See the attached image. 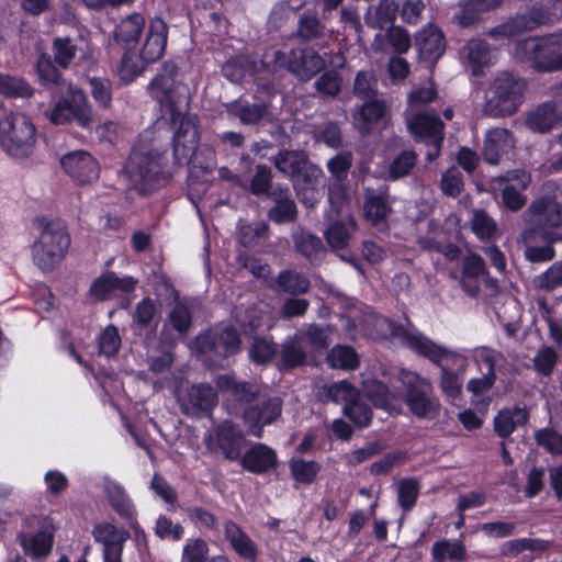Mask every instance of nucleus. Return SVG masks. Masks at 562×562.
<instances>
[{
    "mask_svg": "<svg viewBox=\"0 0 562 562\" xmlns=\"http://www.w3.org/2000/svg\"><path fill=\"white\" fill-rule=\"evenodd\" d=\"M149 132L142 135L124 166V176L139 194L148 195L165 184L170 173L166 170V148L146 144Z\"/></svg>",
    "mask_w": 562,
    "mask_h": 562,
    "instance_id": "f257e3e1",
    "label": "nucleus"
},
{
    "mask_svg": "<svg viewBox=\"0 0 562 562\" xmlns=\"http://www.w3.org/2000/svg\"><path fill=\"white\" fill-rule=\"evenodd\" d=\"M521 218L528 226L521 233V240L525 244L537 241L553 244L562 240L561 234L547 229L562 225V204L554 196L542 195L535 199L524 211Z\"/></svg>",
    "mask_w": 562,
    "mask_h": 562,
    "instance_id": "f03ea898",
    "label": "nucleus"
},
{
    "mask_svg": "<svg viewBox=\"0 0 562 562\" xmlns=\"http://www.w3.org/2000/svg\"><path fill=\"white\" fill-rule=\"evenodd\" d=\"M526 82L518 76L502 71L490 82L485 92L484 113L506 117L516 113L524 101Z\"/></svg>",
    "mask_w": 562,
    "mask_h": 562,
    "instance_id": "7ed1b4c3",
    "label": "nucleus"
},
{
    "mask_svg": "<svg viewBox=\"0 0 562 562\" xmlns=\"http://www.w3.org/2000/svg\"><path fill=\"white\" fill-rule=\"evenodd\" d=\"M40 235L32 246L33 262L42 271H52L65 257L70 236L61 221H38Z\"/></svg>",
    "mask_w": 562,
    "mask_h": 562,
    "instance_id": "20e7f679",
    "label": "nucleus"
},
{
    "mask_svg": "<svg viewBox=\"0 0 562 562\" xmlns=\"http://www.w3.org/2000/svg\"><path fill=\"white\" fill-rule=\"evenodd\" d=\"M418 355L428 358L440 369V389L446 397L454 402L460 397L463 386V373L467 368L465 359L450 351L430 339L419 350Z\"/></svg>",
    "mask_w": 562,
    "mask_h": 562,
    "instance_id": "39448f33",
    "label": "nucleus"
},
{
    "mask_svg": "<svg viewBox=\"0 0 562 562\" xmlns=\"http://www.w3.org/2000/svg\"><path fill=\"white\" fill-rule=\"evenodd\" d=\"M561 18L562 0H538L533 2L528 13L517 14L503 24L491 29L487 34L495 40L508 38Z\"/></svg>",
    "mask_w": 562,
    "mask_h": 562,
    "instance_id": "423d86ee",
    "label": "nucleus"
},
{
    "mask_svg": "<svg viewBox=\"0 0 562 562\" xmlns=\"http://www.w3.org/2000/svg\"><path fill=\"white\" fill-rule=\"evenodd\" d=\"M35 143V126L25 114L10 113L0 120V146L10 156L29 157Z\"/></svg>",
    "mask_w": 562,
    "mask_h": 562,
    "instance_id": "0eeeda50",
    "label": "nucleus"
},
{
    "mask_svg": "<svg viewBox=\"0 0 562 562\" xmlns=\"http://www.w3.org/2000/svg\"><path fill=\"white\" fill-rule=\"evenodd\" d=\"M403 398L409 412L420 419H434L439 415L440 403L432 394L431 383L408 370L400 371Z\"/></svg>",
    "mask_w": 562,
    "mask_h": 562,
    "instance_id": "6e6552de",
    "label": "nucleus"
},
{
    "mask_svg": "<svg viewBox=\"0 0 562 562\" xmlns=\"http://www.w3.org/2000/svg\"><path fill=\"white\" fill-rule=\"evenodd\" d=\"M164 69L165 71L171 70L168 75L160 74L151 81L150 87L165 113L177 119L190 111V90L186 85L172 78L173 65L166 64Z\"/></svg>",
    "mask_w": 562,
    "mask_h": 562,
    "instance_id": "1a4fd4ad",
    "label": "nucleus"
},
{
    "mask_svg": "<svg viewBox=\"0 0 562 562\" xmlns=\"http://www.w3.org/2000/svg\"><path fill=\"white\" fill-rule=\"evenodd\" d=\"M69 95L60 99L49 112V120L55 125L76 123L78 126L91 130L93 112L85 92L69 86Z\"/></svg>",
    "mask_w": 562,
    "mask_h": 562,
    "instance_id": "9d476101",
    "label": "nucleus"
},
{
    "mask_svg": "<svg viewBox=\"0 0 562 562\" xmlns=\"http://www.w3.org/2000/svg\"><path fill=\"white\" fill-rule=\"evenodd\" d=\"M273 63L276 67L288 69L302 81L310 80L326 66L325 59L312 47L293 48L289 53L276 50Z\"/></svg>",
    "mask_w": 562,
    "mask_h": 562,
    "instance_id": "9b49d317",
    "label": "nucleus"
},
{
    "mask_svg": "<svg viewBox=\"0 0 562 562\" xmlns=\"http://www.w3.org/2000/svg\"><path fill=\"white\" fill-rule=\"evenodd\" d=\"M196 350L201 353H215L227 358L240 349V337L238 331L226 326L201 333L195 338Z\"/></svg>",
    "mask_w": 562,
    "mask_h": 562,
    "instance_id": "f8f14e48",
    "label": "nucleus"
},
{
    "mask_svg": "<svg viewBox=\"0 0 562 562\" xmlns=\"http://www.w3.org/2000/svg\"><path fill=\"white\" fill-rule=\"evenodd\" d=\"M246 446V438L238 425L224 420L216 426L207 438V447L212 451H220L227 460L235 461L241 457Z\"/></svg>",
    "mask_w": 562,
    "mask_h": 562,
    "instance_id": "ddd939ff",
    "label": "nucleus"
},
{
    "mask_svg": "<svg viewBox=\"0 0 562 562\" xmlns=\"http://www.w3.org/2000/svg\"><path fill=\"white\" fill-rule=\"evenodd\" d=\"M177 130L173 133V157L178 164L189 159L195 151L200 142V131L198 127V117L194 114L179 115L170 117Z\"/></svg>",
    "mask_w": 562,
    "mask_h": 562,
    "instance_id": "4468645a",
    "label": "nucleus"
},
{
    "mask_svg": "<svg viewBox=\"0 0 562 562\" xmlns=\"http://www.w3.org/2000/svg\"><path fill=\"white\" fill-rule=\"evenodd\" d=\"M177 400L186 415L210 413L218 403L215 389L206 383L180 387L177 392Z\"/></svg>",
    "mask_w": 562,
    "mask_h": 562,
    "instance_id": "2eb2a0df",
    "label": "nucleus"
},
{
    "mask_svg": "<svg viewBox=\"0 0 562 562\" xmlns=\"http://www.w3.org/2000/svg\"><path fill=\"white\" fill-rule=\"evenodd\" d=\"M64 171L79 186L90 184L99 178L98 161L85 150L68 153L60 159Z\"/></svg>",
    "mask_w": 562,
    "mask_h": 562,
    "instance_id": "dca6fc26",
    "label": "nucleus"
},
{
    "mask_svg": "<svg viewBox=\"0 0 562 562\" xmlns=\"http://www.w3.org/2000/svg\"><path fill=\"white\" fill-rule=\"evenodd\" d=\"M272 206L267 211V217L276 224L294 223L299 216L296 203L288 186L274 184L269 194Z\"/></svg>",
    "mask_w": 562,
    "mask_h": 562,
    "instance_id": "f3484780",
    "label": "nucleus"
},
{
    "mask_svg": "<svg viewBox=\"0 0 562 562\" xmlns=\"http://www.w3.org/2000/svg\"><path fill=\"white\" fill-rule=\"evenodd\" d=\"M227 112L244 125L259 126L273 122L271 104L265 101L249 102L238 99L227 105Z\"/></svg>",
    "mask_w": 562,
    "mask_h": 562,
    "instance_id": "a211bd4d",
    "label": "nucleus"
},
{
    "mask_svg": "<svg viewBox=\"0 0 562 562\" xmlns=\"http://www.w3.org/2000/svg\"><path fill=\"white\" fill-rule=\"evenodd\" d=\"M92 533L103 546L104 562H121L123 543L130 538L128 531L110 522H101L94 527Z\"/></svg>",
    "mask_w": 562,
    "mask_h": 562,
    "instance_id": "6ab92c4d",
    "label": "nucleus"
},
{
    "mask_svg": "<svg viewBox=\"0 0 562 562\" xmlns=\"http://www.w3.org/2000/svg\"><path fill=\"white\" fill-rule=\"evenodd\" d=\"M373 325L380 338H397L403 346H406L416 353H418L419 350L429 340V338H427L419 331L408 330L384 316L375 317Z\"/></svg>",
    "mask_w": 562,
    "mask_h": 562,
    "instance_id": "aec40b11",
    "label": "nucleus"
},
{
    "mask_svg": "<svg viewBox=\"0 0 562 562\" xmlns=\"http://www.w3.org/2000/svg\"><path fill=\"white\" fill-rule=\"evenodd\" d=\"M406 124L415 140L425 143L443 142L445 124L436 114L416 113L406 119Z\"/></svg>",
    "mask_w": 562,
    "mask_h": 562,
    "instance_id": "412c9836",
    "label": "nucleus"
},
{
    "mask_svg": "<svg viewBox=\"0 0 562 562\" xmlns=\"http://www.w3.org/2000/svg\"><path fill=\"white\" fill-rule=\"evenodd\" d=\"M291 238L295 251L311 265L317 266L324 261L327 255V247L321 237L303 226H297L292 229Z\"/></svg>",
    "mask_w": 562,
    "mask_h": 562,
    "instance_id": "4be33fe9",
    "label": "nucleus"
},
{
    "mask_svg": "<svg viewBox=\"0 0 562 562\" xmlns=\"http://www.w3.org/2000/svg\"><path fill=\"white\" fill-rule=\"evenodd\" d=\"M415 45L419 58L429 65H435L446 50L443 33L434 25H428L416 34Z\"/></svg>",
    "mask_w": 562,
    "mask_h": 562,
    "instance_id": "5701e85b",
    "label": "nucleus"
},
{
    "mask_svg": "<svg viewBox=\"0 0 562 562\" xmlns=\"http://www.w3.org/2000/svg\"><path fill=\"white\" fill-rule=\"evenodd\" d=\"M515 146L513 133L503 127L488 130L484 137L482 155L490 165H497L501 157Z\"/></svg>",
    "mask_w": 562,
    "mask_h": 562,
    "instance_id": "b1692460",
    "label": "nucleus"
},
{
    "mask_svg": "<svg viewBox=\"0 0 562 562\" xmlns=\"http://www.w3.org/2000/svg\"><path fill=\"white\" fill-rule=\"evenodd\" d=\"M562 119V100L546 102L528 112L526 126L535 132L544 134L550 132Z\"/></svg>",
    "mask_w": 562,
    "mask_h": 562,
    "instance_id": "393cba45",
    "label": "nucleus"
},
{
    "mask_svg": "<svg viewBox=\"0 0 562 562\" xmlns=\"http://www.w3.org/2000/svg\"><path fill=\"white\" fill-rule=\"evenodd\" d=\"M552 46L554 45L549 41V35L540 38L530 37L517 44L515 55L520 59L533 61L538 69L546 71L544 67L552 61L549 59Z\"/></svg>",
    "mask_w": 562,
    "mask_h": 562,
    "instance_id": "a878e982",
    "label": "nucleus"
},
{
    "mask_svg": "<svg viewBox=\"0 0 562 562\" xmlns=\"http://www.w3.org/2000/svg\"><path fill=\"white\" fill-rule=\"evenodd\" d=\"M167 34L168 25L161 18L156 16L150 20L146 40L139 50L148 64L157 61L162 56L166 48Z\"/></svg>",
    "mask_w": 562,
    "mask_h": 562,
    "instance_id": "bb28decb",
    "label": "nucleus"
},
{
    "mask_svg": "<svg viewBox=\"0 0 562 562\" xmlns=\"http://www.w3.org/2000/svg\"><path fill=\"white\" fill-rule=\"evenodd\" d=\"M239 461L245 470L255 474L267 473L278 463L276 451L263 443H255L241 454Z\"/></svg>",
    "mask_w": 562,
    "mask_h": 562,
    "instance_id": "cd10ccee",
    "label": "nucleus"
},
{
    "mask_svg": "<svg viewBox=\"0 0 562 562\" xmlns=\"http://www.w3.org/2000/svg\"><path fill=\"white\" fill-rule=\"evenodd\" d=\"M502 2L503 0H461L453 21L460 27H470L477 23L484 13L498 8Z\"/></svg>",
    "mask_w": 562,
    "mask_h": 562,
    "instance_id": "c85d7f7f",
    "label": "nucleus"
},
{
    "mask_svg": "<svg viewBox=\"0 0 562 562\" xmlns=\"http://www.w3.org/2000/svg\"><path fill=\"white\" fill-rule=\"evenodd\" d=\"M294 36L303 42H323L331 40V32L314 13L304 12L299 16L297 29Z\"/></svg>",
    "mask_w": 562,
    "mask_h": 562,
    "instance_id": "c756f323",
    "label": "nucleus"
},
{
    "mask_svg": "<svg viewBox=\"0 0 562 562\" xmlns=\"http://www.w3.org/2000/svg\"><path fill=\"white\" fill-rule=\"evenodd\" d=\"M145 18L139 13H132L121 20L116 25L113 38L122 48L133 47L137 44L144 29Z\"/></svg>",
    "mask_w": 562,
    "mask_h": 562,
    "instance_id": "7c9ffc66",
    "label": "nucleus"
},
{
    "mask_svg": "<svg viewBox=\"0 0 562 562\" xmlns=\"http://www.w3.org/2000/svg\"><path fill=\"white\" fill-rule=\"evenodd\" d=\"M215 384L221 391L229 393L231 397L239 403H250L255 401L260 393L257 384L237 381L227 374L218 375Z\"/></svg>",
    "mask_w": 562,
    "mask_h": 562,
    "instance_id": "2f4dec72",
    "label": "nucleus"
},
{
    "mask_svg": "<svg viewBox=\"0 0 562 562\" xmlns=\"http://www.w3.org/2000/svg\"><path fill=\"white\" fill-rule=\"evenodd\" d=\"M357 224L352 217L348 221L331 222L324 231V238L333 252H338L348 247Z\"/></svg>",
    "mask_w": 562,
    "mask_h": 562,
    "instance_id": "473e14b6",
    "label": "nucleus"
},
{
    "mask_svg": "<svg viewBox=\"0 0 562 562\" xmlns=\"http://www.w3.org/2000/svg\"><path fill=\"white\" fill-rule=\"evenodd\" d=\"M224 533L226 540L239 557L252 562L256 560L257 547L238 525L232 520L226 521L224 524Z\"/></svg>",
    "mask_w": 562,
    "mask_h": 562,
    "instance_id": "72a5a7b5",
    "label": "nucleus"
},
{
    "mask_svg": "<svg viewBox=\"0 0 562 562\" xmlns=\"http://www.w3.org/2000/svg\"><path fill=\"white\" fill-rule=\"evenodd\" d=\"M137 284L133 277L119 278L114 272L99 277L91 285V292L100 300H104L113 291L132 292Z\"/></svg>",
    "mask_w": 562,
    "mask_h": 562,
    "instance_id": "f704fd0d",
    "label": "nucleus"
},
{
    "mask_svg": "<svg viewBox=\"0 0 562 562\" xmlns=\"http://www.w3.org/2000/svg\"><path fill=\"white\" fill-rule=\"evenodd\" d=\"M262 66L263 63L260 61ZM259 70V63L248 55H237L226 60L222 66L223 76L231 82L238 85L244 81L247 74Z\"/></svg>",
    "mask_w": 562,
    "mask_h": 562,
    "instance_id": "c9c22d12",
    "label": "nucleus"
},
{
    "mask_svg": "<svg viewBox=\"0 0 562 562\" xmlns=\"http://www.w3.org/2000/svg\"><path fill=\"white\" fill-rule=\"evenodd\" d=\"M469 65L472 67V74L479 76L482 74V68L490 66L495 57L494 49L482 40L469 41L462 49Z\"/></svg>",
    "mask_w": 562,
    "mask_h": 562,
    "instance_id": "e433bc0d",
    "label": "nucleus"
},
{
    "mask_svg": "<svg viewBox=\"0 0 562 562\" xmlns=\"http://www.w3.org/2000/svg\"><path fill=\"white\" fill-rule=\"evenodd\" d=\"M310 288L311 282L307 277L294 269L281 271L272 285L274 291L294 296L307 293Z\"/></svg>",
    "mask_w": 562,
    "mask_h": 562,
    "instance_id": "4c0bfd02",
    "label": "nucleus"
},
{
    "mask_svg": "<svg viewBox=\"0 0 562 562\" xmlns=\"http://www.w3.org/2000/svg\"><path fill=\"white\" fill-rule=\"evenodd\" d=\"M106 498L115 513L122 518L131 521V527L137 528L135 524L136 512L132 501L124 488L117 483L110 482L105 486Z\"/></svg>",
    "mask_w": 562,
    "mask_h": 562,
    "instance_id": "58836bf2",
    "label": "nucleus"
},
{
    "mask_svg": "<svg viewBox=\"0 0 562 562\" xmlns=\"http://www.w3.org/2000/svg\"><path fill=\"white\" fill-rule=\"evenodd\" d=\"M528 418L526 408L503 409L494 418V430L501 438H507L518 426L526 425Z\"/></svg>",
    "mask_w": 562,
    "mask_h": 562,
    "instance_id": "ea45409f",
    "label": "nucleus"
},
{
    "mask_svg": "<svg viewBox=\"0 0 562 562\" xmlns=\"http://www.w3.org/2000/svg\"><path fill=\"white\" fill-rule=\"evenodd\" d=\"M307 355L302 346L301 334L286 338L280 349V367L294 369L306 363Z\"/></svg>",
    "mask_w": 562,
    "mask_h": 562,
    "instance_id": "a19ab883",
    "label": "nucleus"
},
{
    "mask_svg": "<svg viewBox=\"0 0 562 562\" xmlns=\"http://www.w3.org/2000/svg\"><path fill=\"white\" fill-rule=\"evenodd\" d=\"M303 150L281 149L273 158L276 169L289 179H295V175L307 160Z\"/></svg>",
    "mask_w": 562,
    "mask_h": 562,
    "instance_id": "79ce46f5",
    "label": "nucleus"
},
{
    "mask_svg": "<svg viewBox=\"0 0 562 562\" xmlns=\"http://www.w3.org/2000/svg\"><path fill=\"white\" fill-rule=\"evenodd\" d=\"M385 110V102L378 98L364 101L359 108L358 116H356L359 132L362 136H367L370 133L371 125L383 117Z\"/></svg>",
    "mask_w": 562,
    "mask_h": 562,
    "instance_id": "37998d69",
    "label": "nucleus"
},
{
    "mask_svg": "<svg viewBox=\"0 0 562 562\" xmlns=\"http://www.w3.org/2000/svg\"><path fill=\"white\" fill-rule=\"evenodd\" d=\"M397 10L398 4L394 0H381L376 7L367 12L366 24L372 29L383 30L394 22Z\"/></svg>",
    "mask_w": 562,
    "mask_h": 562,
    "instance_id": "c03bdc74",
    "label": "nucleus"
},
{
    "mask_svg": "<svg viewBox=\"0 0 562 562\" xmlns=\"http://www.w3.org/2000/svg\"><path fill=\"white\" fill-rule=\"evenodd\" d=\"M117 72L123 81L131 82L135 77L140 75L148 66V61L144 59L140 53H137L133 47L124 48Z\"/></svg>",
    "mask_w": 562,
    "mask_h": 562,
    "instance_id": "a18cd8bd",
    "label": "nucleus"
},
{
    "mask_svg": "<svg viewBox=\"0 0 562 562\" xmlns=\"http://www.w3.org/2000/svg\"><path fill=\"white\" fill-rule=\"evenodd\" d=\"M54 536L46 529L40 530L34 536L21 533L20 542L26 554L33 557H45L53 548Z\"/></svg>",
    "mask_w": 562,
    "mask_h": 562,
    "instance_id": "49530a36",
    "label": "nucleus"
},
{
    "mask_svg": "<svg viewBox=\"0 0 562 562\" xmlns=\"http://www.w3.org/2000/svg\"><path fill=\"white\" fill-rule=\"evenodd\" d=\"M327 362L335 369L355 370L359 367V357L352 347L337 345L327 355Z\"/></svg>",
    "mask_w": 562,
    "mask_h": 562,
    "instance_id": "de8ad7c7",
    "label": "nucleus"
},
{
    "mask_svg": "<svg viewBox=\"0 0 562 562\" xmlns=\"http://www.w3.org/2000/svg\"><path fill=\"white\" fill-rule=\"evenodd\" d=\"M301 339L306 340L313 350H324L331 344L333 327L330 325L310 324L300 331Z\"/></svg>",
    "mask_w": 562,
    "mask_h": 562,
    "instance_id": "09e8293b",
    "label": "nucleus"
},
{
    "mask_svg": "<svg viewBox=\"0 0 562 562\" xmlns=\"http://www.w3.org/2000/svg\"><path fill=\"white\" fill-rule=\"evenodd\" d=\"M363 210L366 217L369 221L373 223L382 221L391 210L389 206L387 196L382 192L375 193L372 190H368Z\"/></svg>",
    "mask_w": 562,
    "mask_h": 562,
    "instance_id": "8fccbe9b",
    "label": "nucleus"
},
{
    "mask_svg": "<svg viewBox=\"0 0 562 562\" xmlns=\"http://www.w3.org/2000/svg\"><path fill=\"white\" fill-rule=\"evenodd\" d=\"M323 395L334 403H345V406L360 397L359 391L346 380L325 385Z\"/></svg>",
    "mask_w": 562,
    "mask_h": 562,
    "instance_id": "3c124183",
    "label": "nucleus"
},
{
    "mask_svg": "<svg viewBox=\"0 0 562 562\" xmlns=\"http://www.w3.org/2000/svg\"><path fill=\"white\" fill-rule=\"evenodd\" d=\"M0 93L9 98H31L34 88L23 78L0 74Z\"/></svg>",
    "mask_w": 562,
    "mask_h": 562,
    "instance_id": "603ef678",
    "label": "nucleus"
},
{
    "mask_svg": "<svg viewBox=\"0 0 562 562\" xmlns=\"http://www.w3.org/2000/svg\"><path fill=\"white\" fill-rule=\"evenodd\" d=\"M417 155L414 150H403L390 164L387 175L391 180L404 178L416 166Z\"/></svg>",
    "mask_w": 562,
    "mask_h": 562,
    "instance_id": "864d4df0",
    "label": "nucleus"
},
{
    "mask_svg": "<svg viewBox=\"0 0 562 562\" xmlns=\"http://www.w3.org/2000/svg\"><path fill=\"white\" fill-rule=\"evenodd\" d=\"M314 88L323 97L336 98L342 88V77L336 70L324 71L314 82Z\"/></svg>",
    "mask_w": 562,
    "mask_h": 562,
    "instance_id": "5fc2aeb1",
    "label": "nucleus"
},
{
    "mask_svg": "<svg viewBox=\"0 0 562 562\" xmlns=\"http://www.w3.org/2000/svg\"><path fill=\"white\" fill-rule=\"evenodd\" d=\"M353 94L363 100H372L378 97V81L370 71H359L353 81Z\"/></svg>",
    "mask_w": 562,
    "mask_h": 562,
    "instance_id": "6e6d98bb",
    "label": "nucleus"
},
{
    "mask_svg": "<svg viewBox=\"0 0 562 562\" xmlns=\"http://www.w3.org/2000/svg\"><path fill=\"white\" fill-rule=\"evenodd\" d=\"M290 471L296 482L312 484L321 471V465L316 461L294 459L290 462Z\"/></svg>",
    "mask_w": 562,
    "mask_h": 562,
    "instance_id": "4d7b16f0",
    "label": "nucleus"
},
{
    "mask_svg": "<svg viewBox=\"0 0 562 562\" xmlns=\"http://www.w3.org/2000/svg\"><path fill=\"white\" fill-rule=\"evenodd\" d=\"M272 171L266 165H258L256 172L250 181L249 191L256 196L266 195L269 198L270 192L273 191Z\"/></svg>",
    "mask_w": 562,
    "mask_h": 562,
    "instance_id": "13d9d810",
    "label": "nucleus"
},
{
    "mask_svg": "<svg viewBox=\"0 0 562 562\" xmlns=\"http://www.w3.org/2000/svg\"><path fill=\"white\" fill-rule=\"evenodd\" d=\"M167 321L180 335L187 334L192 324L189 306L184 302L177 301L170 310Z\"/></svg>",
    "mask_w": 562,
    "mask_h": 562,
    "instance_id": "bf43d9fd",
    "label": "nucleus"
},
{
    "mask_svg": "<svg viewBox=\"0 0 562 562\" xmlns=\"http://www.w3.org/2000/svg\"><path fill=\"white\" fill-rule=\"evenodd\" d=\"M432 555L437 562H443L447 558L451 560H463L465 548L460 541H438L432 546Z\"/></svg>",
    "mask_w": 562,
    "mask_h": 562,
    "instance_id": "052dcab7",
    "label": "nucleus"
},
{
    "mask_svg": "<svg viewBox=\"0 0 562 562\" xmlns=\"http://www.w3.org/2000/svg\"><path fill=\"white\" fill-rule=\"evenodd\" d=\"M471 228L479 238L486 239L494 235L497 225L485 210H475L471 218Z\"/></svg>",
    "mask_w": 562,
    "mask_h": 562,
    "instance_id": "680f3d73",
    "label": "nucleus"
},
{
    "mask_svg": "<svg viewBox=\"0 0 562 562\" xmlns=\"http://www.w3.org/2000/svg\"><path fill=\"white\" fill-rule=\"evenodd\" d=\"M353 155L349 150H341L327 161V169L337 181H344L352 166Z\"/></svg>",
    "mask_w": 562,
    "mask_h": 562,
    "instance_id": "e2e57ef3",
    "label": "nucleus"
},
{
    "mask_svg": "<svg viewBox=\"0 0 562 562\" xmlns=\"http://www.w3.org/2000/svg\"><path fill=\"white\" fill-rule=\"evenodd\" d=\"M54 59L61 68H67L77 54V46L69 37L53 41Z\"/></svg>",
    "mask_w": 562,
    "mask_h": 562,
    "instance_id": "0e129e2a",
    "label": "nucleus"
},
{
    "mask_svg": "<svg viewBox=\"0 0 562 562\" xmlns=\"http://www.w3.org/2000/svg\"><path fill=\"white\" fill-rule=\"evenodd\" d=\"M367 397L376 406L389 408L393 400L387 386L379 381L372 380L364 384Z\"/></svg>",
    "mask_w": 562,
    "mask_h": 562,
    "instance_id": "69168bd1",
    "label": "nucleus"
},
{
    "mask_svg": "<svg viewBox=\"0 0 562 562\" xmlns=\"http://www.w3.org/2000/svg\"><path fill=\"white\" fill-rule=\"evenodd\" d=\"M525 189L517 188L515 183H505L501 189V203L512 212L519 211L526 204Z\"/></svg>",
    "mask_w": 562,
    "mask_h": 562,
    "instance_id": "338daca9",
    "label": "nucleus"
},
{
    "mask_svg": "<svg viewBox=\"0 0 562 562\" xmlns=\"http://www.w3.org/2000/svg\"><path fill=\"white\" fill-rule=\"evenodd\" d=\"M535 284L547 291L562 285V261L554 262L546 272L536 277Z\"/></svg>",
    "mask_w": 562,
    "mask_h": 562,
    "instance_id": "774afa93",
    "label": "nucleus"
}]
</instances>
